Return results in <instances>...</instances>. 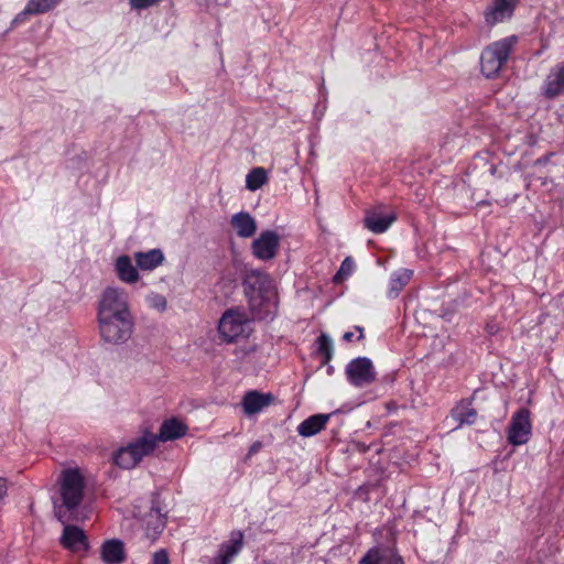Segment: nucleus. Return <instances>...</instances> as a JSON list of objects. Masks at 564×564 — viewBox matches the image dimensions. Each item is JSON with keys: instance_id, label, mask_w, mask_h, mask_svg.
<instances>
[{"instance_id": "f257e3e1", "label": "nucleus", "mask_w": 564, "mask_h": 564, "mask_svg": "<svg viewBox=\"0 0 564 564\" xmlns=\"http://www.w3.org/2000/svg\"><path fill=\"white\" fill-rule=\"evenodd\" d=\"M59 484L62 503H55V513L59 521L65 522L82 502L84 477L77 468H68L62 473Z\"/></svg>"}, {"instance_id": "f03ea898", "label": "nucleus", "mask_w": 564, "mask_h": 564, "mask_svg": "<svg viewBox=\"0 0 564 564\" xmlns=\"http://www.w3.org/2000/svg\"><path fill=\"white\" fill-rule=\"evenodd\" d=\"M219 338L226 344H234L249 338L252 321L247 312L239 307L226 310L218 322Z\"/></svg>"}, {"instance_id": "7ed1b4c3", "label": "nucleus", "mask_w": 564, "mask_h": 564, "mask_svg": "<svg viewBox=\"0 0 564 564\" xmlns=\"http://www.w3.org/2000/svg\"><path fill=\"white\" fill-rule=\"evenodd\" d=\"M100 340L110 346H123L133 336L134 316L96 318Z\"/></svg>"}, {"instance_id": "20e7f679", "label": "nucleus", "mask_w": 564, "mask_h": 564, "mask_svg": "<svg viewBox=\"0 0 564 564\" xmlns=\"http://www.w3.org/2000/svg\"><path fill=\"white\" fill-rule=\"evenodd\" d=\"M133 316L129 293L120 286H107L97 302L96 318Z\"/></svg>"}, {"instance_id": "39448f33", "label": "nucleus", "mask_w": 564, "mask_h": 564, "mask_svg": "<svg viewBox=\"0 0 564 564\" xmlns=\"http://www.w3.org/2000/svg\"><path fill=\"white\" fill-rule=\"evenodd\" d=\"M516 43L517 37L511 35L489 44L482 51L480 69L485 77L494 78L500 73Z\"/></svg>"}, {"instance_id": "423d86ee", "label": "nucleus", "mask_w": 564, "mask_h": 564, "mask_svg": "<svg viewBox=\"0 0 564 564\" xmlns=\"http://www.w3.org/2000/svg\"><path fill=\"white\" fill-rule=\"evenodd\" d=\"M249 306L258 319L271 321L278 312V295L269 281L258 289L252 288L248 294Z\"/></svg>"}, {"instance_id": "0eeeda50", "label": "nucleus", "mask_w": 564, "mask_h": 564, "mask_svg": "<svg viewBox=\"0 0 564 564\" xmlns=\"http://www.w3.org/2000/svg\"><path fill=\"white\" fill-rule=\"evenodd\" d=\"M531 413L528 409H520L510 419L507 430L508 443L512 446H521L529 442L532 435Z\"/></svg>"}, {"instance_id": "6e6552de", "label": "nucleus", "mask_w": 564, "mask_h": 564, "mask_svg": "<svg viewBox=\"0 0 564 564\" xmlns=\"http://www.w3.org/2000/svg\"><path fill=\"white\" fill-rule=\"evenodd\" d=\"M280 246L281 236L275 230L267 229L251 242L250 250L256 259L270 261L276 257Z\"/></svg>"}, {"instance_id": "1a4fd4ad", "label": "nucleus", "mask_w": 564, "mask_h": 564, "mask_svg": "<svg viewBox=\"0 0 564 564\" xmlns=\"http://www.w3.org/2000/svg\"><path fill=\"white\" fill-rule=\"evenodd\" d=\"M347 380L354 387H365L376 379V370L372 361L367 357H357L346 366Z\"/></svg>"}, {"instance_id": "9d476101", "label": "nucleus", "mask_w": 564, "mask_h": 564, "mask_svg": "<svg viewBox=\"0 0 564 564\" xmlns=\"http://www.w3.org/2000/svg\"><path fill=\"white\" fill-rule=\"evenodd\" d=\"M274 399V395L270 392L248 390L243 394L240 405L247 417H253L269 408Z\"/></svg>"}, {"instance_id": "9b49d317", "label": "nucleus", "mask_w": 564, "mask_h": 564, "mask_svg": "<svg viewBox=\"0 0 564 564\" xmlns=\"http://www.w3.org/2000/svg\"><path fill=\"white\" fill-rule=\"evenodd\" d=\"M397 215L393 210H384L382 207H377L367 210L364 223L365 227L371 232L383 234L391 227Z\"/></svg>"}, {"instance_id": "f8f14e48", "label": "nucleus", "mask_w": 564, "mask_h": 564, "mask_svg": "<svg viewBox=\"0 0 564 564\" xmlns=\"http://www.w3.org/2000/svg\"><path fill=\"white\" fill-rule=\"evenodd\" d=\"M516 4L517 0H492L484 13L486 23L492 26L510 19Z\"/></svg>"}, {"instance_id": "ddd939ff", "label": "nucleus", "mask_w": 564, "mask_h": 564, "mask_svg": "<svg viewBox=\"0 0 564 564\" xmlns=\"http://www.w3.org/2000/svg\"><path fill=\"white\" fill-rule=\"evenodd\" d=\"M62 545L74 552H86L89 549V542L85 532L75 525H65L61 536Z\"/></svg>"}, {"instance_id": "4468645a", "label": "nucleus", "mask_w": 564, "mask_h": 564, "mask_svg": "<svg viewBox=\"0 0 564 564\" xmlns=\"http://www.w3.org/2000/svg\"><path fill=\"white\" fill-rule=\"evenodd\" d=\"M243 545V535L240 531L232 532L228 542L220 545L216 556L210 564H230L234 557L241 551Z\"/></svg>"}, {"instance_id": "2eb2a0df", "label": "nucleus", "mask_w": 564, "mask_h": 564, "mask_svg": "<svg viewBox=\"0 0 564 564\" xmlns=\"http://www.w3.org/2000/svg\"><path fill=\"white\" fill-rule=\"evenodd\" d=\"M358 564H404L401 556L391 547L376 546L370 549Z\"/></svg>"}, {"instance_id": "dca6fc26", "label": "nucleus", "mask_w": 564, "mask_h": 564, "mask_svg": "<svg viewBox=\"0 0 564 564\" xmlns=\"http://www.w3.org/2000/svg\"><path fill=\"white\" fill-rule=\"evenodd\" d=\"M230 225L239 238L248 239L254 236L258 229L256 218L248 212H239L231 216Z\"/></svg>"}, {"instance_id": "f3484780", "label": "nucleus", "mask_w": 564, "mask_h": 564, "mask_svg": "<svg viewBox=\"0 0 564 564\" xmlns=\"http://www.w3.org/2000/svg\"><path fill=\"white\" fill-rule=\"evenodd\" d=\"M188 427L182 420L170 417L162 422L159 434H155L156 443L178 440L186 435Z\"/></svg>"}, {"instance_id": "a211bd4d", "label": "nucleus", "mask_w": 564, "mask_h": 564, "mask_svg": "<svg viewBox=\"0 0 564 564\" xmlns=\"http://www.w3.org/2000/svg\"><path fill=\"white\" fill-rule=\"evenodd\" d=\"M126 557L124 543L119 539L107 540L100 546V558L105 564H121Z\"/></svg>"}, {"instance_id": "6ab92c4d", "label": "nucleus", "mask_w": 564, "mask_h": 564, "mask_svg": "<svg viewBox=\"0 0 564 564\" xmlns=\"http://www.w3.org/2000/svg\"><path fill=\"white\" fill-rule=\"evenodd\" d=\"M134 454L142 462L143 458L152 455L158 447L155 434L145 429L141 435L128 442Z\"/></svg>"}, {"instance_id": "aec40b11", "label": "nucleus", "mask_w": 564, "mask_h": 564, "mask_svg": "<svg viewBox=\"0 0 564 564\" xmlns=\"http://www.w3.org/2000/svg\"><path fill=\"white\" fill-rule=\"evenodd\" d=\"M113 269L117 278L123 283L133 284L140 279L137 265H133L132 259L127 254H121L115 260Z\"/></svg>"}, {"instance_id": "412c9836", "label": "nucleus", "mask_w": 564, "mask_h": 564, "mask_svg": "<svg viewBox=\"0 0 564 564\" xmlns=\"http://www.w3.org/2000/svg\"><path fill=\"white\" fill-rule=\"evenodd\" d=\"M144 534L150 542H154L165 528V516L156 508H152L143 520Z\"/></svg>"}, {"instance_id": "4be33fe9", "label": "nucleus", "mask_w": 564, "mask_h": 564, "mask_svg": "<svg viewBox=\"0 0 564 564\" xmlns=\"http://www.w3.org/2000/svg\"><path fill=\"white\" fill-rule=\"evenodd\" d=\"M137 268L142 271H153L164 261V253L161 249L155 248L148 251H139L134 253Z\"/></svg>"}, {"instance_id": "5701e85b", "label": "nucleus", "mask_w": 564, "mask_h": 564, "mask_svg": "<svg viewBox=\"0 0 564 564\" xmlns=\"http://www.w3.org/2000/svg\"><path fill=\"white\" fill-rule=\"evenodd\" d=\"M330 414L311 415L297 426V433L303 437H312L326 427Z\"/></svg>"}, {"instance_id": "b1692460", "label": "nucleus", "mask_w": 564, "mask_h": 564, "mask_svg": "<svg viewBox=\"0 0 564 564\" xmlns=\"http://www.w3.org/2000/svg\"><path fill=\"white\" fill-rule=\"evenodd\" d=\"M451 416L457 422V427L471 425L476 422L477 411L473 408L471 401L462 400L452 409Z\"/></svg>"}, {"instance_id": "393cba45", "label": "nucleus", "mask_w": 564, "mask_h": 564, "mask_svg": "<svg viewBox=\"0 0 564 564\" xmlns=\"http://www.w3.org/2000/svg\"><path fill=\"white\" fill-rule=\"evenodd\" d=\"M564 93V72L556 66L551 69L547 75L544 85L543 94L547 98H555Z\"/></svg>"}, {"instance_id": "a878e982", "label": "nucleus", "mask_w": 564, "mask_h": 564, "mask_svg": "<svg viewBox=\"0 0 564 564\" xmlns=\"http://www.w3.org/2000/svg\"><path fill=\"white\" fill-rule=\"evenodd\" d=\"M413 271L410 269H399L394 271L389 281V289L387 295L389 299H395L399 296L403 288L411 281Z\"/></svg>"}, {"instance_id": "bb28decb", "label": "nucleus", "mask_w": 564, "mask_h": 564, "mask_svg": "<svg viewBox=\"0 0 564 564\" xmlns=\"http://www.w3.org/2000/svg\"><path fill=\"white\" fill-rule=\"evenodd\" d=\"M112 462L121 469H132L141 463L129 443L112 453Z\"/></svg>"}, {"instance_id": "cd10ccee", "label": "nucleus", "mask_w": 564, "mask_h": 564, "mask_svg": "<svg viewBox=\"0 0 564 564\" xmlns=\"http://www.w3.org/2000/svg\"><path fill=\"white\" fill-rule=\"evenodd\" d=\"M268 181V172L264 167H253L246 175V188L250 192H256L267 184Z\"/></svg>"}, {"instance_id": "c85d7f7f", "label": "nucleus", "mask_w": 564, "mask_h": 564, "mask_svg": "<svg viewBox=\"0 0 564 564\" xmlns=\"http://www.w3.org/2000/svg\"><path fill=\"white\" fill-rule=\"evenodd\" d=\"M61 0H29L28 11H32L33 15L43 14L59 4Z\"/></svg>"}, {"instance_id": "c756f323", "label": "nucleus", "mask_w": 564, "mask_h": 564, "mask_svg": "<svg viewBox=\"0 0 564 564\" xmlns=\"http://www.w3.org/2000/svg\"><path fill=\"white\" fill-rule=\"evenodd\" d=\"M315 344L317 352H319L326 361L329 360L333 355L332 338L326 334H322L317 337Z\"/></svg>"}, {"instance_id": "7c9ffc66", "label": "nucleus", "mask_w": 564, "mask_h": 564, "mask_svg": "<svg viewBox=\"0 0 564 564\" xmlns=\"http://www.w3.org/2000/svg\"><path fill=\"white\" fill-rule=\"evenodd\" d=\"M355 271V262L350 257H347L343 260L339 270L334 276V282L339 283L346 279H348L352 272Z\"/></svg>"}, {"instance_id": "2f4dec72", "label": "nucleus", "mask_w": 564, "mask_h": 564, "mask_svg": "<svg viewBox=\"0 0 564 564\" xmlns=\"http://www.w3.org/2000/svg\"><path fill=\"white\" fill-rule=\"evenodd\" d=\"M147 302L150 307L163 312L166 310V300L163 295L158 293H151L147 296Z\"/></svg>"}, {"instance_id": "473e14b6", "label": "nucleus", "mask_w": 564, "mask_h": 564, "mask_svg": "<svg viewBox=\"0 0 564 564\" xmlns=\"http://www.w3.org/2000/svg\"><path fill=\"white\" fill-rule=\"evenodd\" d=\"M160 1L161 0H129V3L132 9L143 10L159 3Z\"/></svg>"}, {"instance_id": "72a5a7b5", "label": "nucleus", "mask_w": 564, "mask_h": 564, "mask_svg": "<svg viewBox=\"0 0 564 564\" xmlns=\"http://www.w3.org/2000/svg\"><path fill=\"white\" fill-rule=\"evenodd\" d=\"M152 564H170V558L164 550H160L153 554Z\"/></svg>"}, {"instance_id": "f704fd0d", "label": "nucleus", "mask_w": 564, "mask_h": 564, "mask_svg": "<svg viewBox=\"0 0 564 564\" xmlns=\"http://www.w3.org/2000/svg\"><path fill=\"white\" fill-rule=\"evenodd\" d=\"M29 15H33V14H32V11H28V4H26L25 8L14 17L12 24L18 25L20 23H23Z\"/></svg>"}, {"instance_id": "c9c22d12", "label": "nucleus", "mask_w": 564, "mask_h": 564, "mask_svg": "<svg viewBox=\"0 0 564 564\" xmlns=\"http://www.w3.org/2000/svg\"><path fill=\"white\" fill-rule=\"evenodd\" d=\"M325 110H326V104L325 102H318L315 107V110H314V115L315 117L321 120L322 117L324 116L325 113Z\"/></svg>"}, {"instance_id": "e433bc0d", "label": "nucleus", "mask_w": 564, "mask_h": 564, "mask_svg": "<svg viewBox=\"0 0 564 564\" xmlns=\"http://www.w3.org/2000/svg\"><path fill=\"white\" fill-rule=\"evenodd\" d=\"M262 564H292L288 558L276 557L274 560L264 561Z\"/></svg>"}, {"instance_id": "4c0bfd02", "label": "nucleus", "mask_w": 564, "mask_h": 564, "mask_svg": "<svg viewBox=\"0 0 564 564\" xmlns=\"http://www.w3.org/2000/svg\"><path fill=\"white\" fill-rule=\"evenodd\" d=\"M261 447V443L260 442H256L253 443L250 448H249V454L252 455V454H256Z\"/></svg>"}, {"instance_id": "58836bf2", "label": "nucleus", "mask_w": 564, "mask_h": 564, "mask_svg": "<svg viewBox=\"0 0 564 564\" xmlns=\"http://www.w3.org/2000/svg\"><path fill=\"white\" fill-rule=\"evenodd\" d=\"M7 492V486L4 480L0 479V501L3 499Z\"/></svg>"}, {"instance_id": "ea45409f", "label": "nucleus", "mask_w": 564, "mask_h": 564, "mask_svg": "<svg viewBox=\"0 0 564 564\" xmlns=\"http://www.w3.org/2000/svg\"><path fill=\"white\" fill-rule=\"evenodd\" d=\"M352 336H354V334H352V333L347 332V333H345V334H344V337H343V338H344L345 340L349 341V340H351Z\"/></svg>"}]
</instances>
